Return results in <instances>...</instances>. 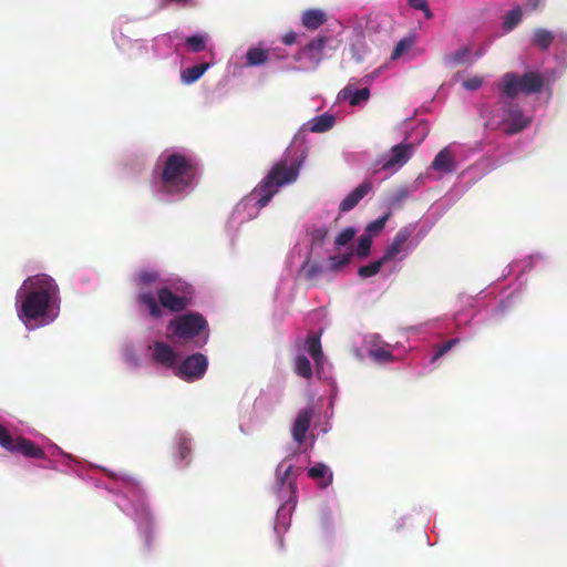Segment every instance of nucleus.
Wrapping results in <instances>:
<instances>
[{"instance_id":"1","label":"nucleus","mask_w":567,"mask_h":567,"mask_svg":"<svg viewBox=\"0 0 567 567\" xmlns=\"http://www.w3.org/2000/svg\"><path fill=\"white\" fill-rule=\"evenodd\" d=\"M60 291L56 282L48 275L29 277L17 295V313L24 323L44 320L59 308Z\"/></svg>"},{"instance_id":"2","label":"nucleus","mask_w":567,"mask_h":567,"mask_svg":"<svg viewBox=\"0 0 567 567\" xmlns=\"http://www.w3.org/2000/svg\"><path fill=\"white\" fill-rule=\"evenodd\" d=\"M198 174V164L192 156L174 152L163 159L159 174L162 192L181 195L190 188Z\"/></svg>"},{"instance_id":"3","label":"nucleus","mask_w":567,"mask_h":567,"mask_svg":"<svg viewBox=\"0 0 567 567\" xmlns=\"http://www.w3.org/2000/svg\"><path fill=\"white\" fill-rule=\"evenodd\" d=\"M300 165V161L296 158L290 159L289 154H286L274 164L268 174L256 185L249 198L256 200L258 208L266 207L281 186L297 181Z\"/></svg>"},{"instance_id":"4","label":"nucleus","mask_w":567,"mask_h":567,"mask_svg":"<svg viewBox=\"0 0 567 567\" xmlns=\"http://www.w3.org/2000/svg\"><path fill=\"white\" fill-rule=\"evenodd\" d=\"M545 79L536 71H529L523 75L515 72H506L497 83V90L503 96L515 99L519 94L530 95L539 93L544 87Z\"/></svg>"},{"instance_id":"5","label":"nucleus","mask_w":567,"mask_h":567,"mask_svg":"<svg viewBox=\"0 0 567 567\" xmlns=\"http://www.w3.org/2000/svg\"><path fill=\"white\" fill-rule=\"evenodd\" d=\"M171 324L174 326L173 333L178 339H194L204 332V337L200 342H197V346L202 347L208 340V323L206 319L198 312L183 315Z\"/></svg>"},{"instance_id":"6","label":"nucleus","mask_w":567,"mask_h":567,"mask_svg":"<svg viewBox=\"0 0 567 567\" xmlns=\"http://www.w3.org/2000/svg\"><path fill=\"white\" fill-rule=\"evenodd\" d=\"M0 446L8 452L19 453L25 457L39 460L45 457L42 447L23 436H17L14 439L3 425H0Z\"/></svg>"},{"instance_id":"7","label":"nucleus","mask_w":567,"mask_h":567,"mask_svg":"<svg viewBox=\"0 0 567 567\" xmlns=\"http://www.w3.org/2000/svg\"><path fill=\"white\" fill-rule=\"evenodd\" d=\"M329 41L330 38L327 35H319L312 39L295 54V60L297 62H305L306 69H318L324 58L323 51Z\"/></svg>"},{"instance_id":"8","label":"nucleus","mask_w":567,"mask_h":567,"mask_svg":"<svg viewBox=\"0 0 567 567\" xmlns=\"http://www.w3.org/2000/svg\"><path fill=\"white\" fill-rule=\"evenodd\" d=\"M207 367V358L202 353H194L179 364L177 375L185 381H194L205 374Z\"/></svg>"},{"instance_id":"9","label":"nucleus","mask_w":567,"mask_h":567,"mask_svg":"<svg viewBox=\"0 0 567 567\" xmlns=\"http://www.w3.org/2000/svg\"><path fill=\"white\" fill-rule=\"evenodd\" d=\"M412 150H413V145L409 144V143L408 144L401 143V144L394 145L391 148L390 154L383 155L379 159L381 169L392 171V169H396V168L403 166L410 159Z\"/></svg>"},{"instance_id":"10","label":"nucleus","mask_w":567,"mask_h":567,"mask_svg":"<svg viewBox=\"0 0 567 567\" xmlns=\"http://www.w3.org/2000/svg\"><path fill=\"white\" fill-rule=\"evenodd\" d=\"M504 132L507 135H513L523 131L530 123V120L523 114V111L516 104L508 103L504 109Z\"/></svg>"},{"instance_id":"11","label":"nucleus","mask_w":567,"mask_h":567,"mask_svg":"<svg viewBox=\"0 0 567 567\" xmlns=\"http://www.w3.org/2000/svg\"><path fill=\"white\" fill-rule=\"evenodd\" d=\"M414 228L405 226L401 228L394 236L392 243L388 246L384 254L382 255V261L385 264L392 260H402L405 244L413 234Z\"/></svg>"},{"instance_id":"12","label":"nucleus","mask_w":567,"mask_h":567,"mask_svg":"<svg viewBox=\"0 0 567 567\" xmlns=\"http://www.w3.org/2000/svg\"><path fill=\"white\" fill-rule=\"evenodd\" d=\"M315 410L312 406L302 409L298 412L297 417L292 424L291 435L292 439L298 443H303L306 434L310 427Z\"/></svg>"},{"instance_id":"13","label":"nucleus","mask_w":567,"mask_h":567,"mask_svg":"<svg viewBox=\"0 0 567 567\" xmlns=\"http://www.w3.org/2000/svg\"><path fill=\"white\" fill-rule=\"evenodd\" d=\"M157 297L161 306L172 312H181L185 310L189 303L186 297L177 296L168 288H161L157 291Z\"/></svg>"},{"instance_id":"14","label":"nucleus","mask_w":567,"mask_h":567,"mask_svg":"<svg viewBox=\"0 0 567 567\" xmlns=\"http://www.w3.org/2000/svg\"><path fill=\"white\" fill-rule=\"evenodd\" d=\"M371 190V183L364 182L355 187L339 205L341 213H347L353 209L359 202Z\"/></svg>"},{"instance_id":"15","label":"nucleus","mask_w":567,"mask_h":567,"mask_svg":"<svg viewBox=\"0 0 567 567\" xmlns=\"http://www.w3.org/2000/svg\"><path fill=\"white\" fill-rule=\"evenodd\" d=\"M305 350L311 355L317 368L323 364V352L320 341V334L311 332L305 341Z\"/></svg>"},{"instance_id":"16","label":"nucleus","mask_w":567,"mask_h":567,"mask_svg":"<svg viewBox=\"0 0 567 567\" xmlns=\"http://www.w3.org/2000/svg\"><path fill=\"white\" fill-rule=\"evenodd\" d=\"M432 168L443 173L455 171V161L453 153L447 148L440 151L432 162Z\"/></svg>"},{"instance_id":"17","label":"nucleus","mask_w":567,"mask_h":567,"mask_svg":"<svg viewBox=\"0 0 567 567\" xmlns=\"http://www.w3.org/2000/svg\"><path fill=\"white\" fill-rule=\"evenodd\" d=\"M327 22V14L320 9H309L302 12L301 23L308 30H317Z\"/></svg>"},{"instance_id":"18","label":"nucleus","mask_w":567,"mask_h":567,"mask_svg":"<svg viewBox=\"0 0 567 567\" xmlns=\"http://www.w3.org/2000/svg\"><path fill=\"white\" fill-rule=\"evenodd\" d=\"M153 358L156 362L169 367L174 364L176 360V353L168 344L157 341L154 343Z\"/></svg>"},{"instance_id":"19","label":"nucleus","mask_w":567,"mask_h":567,"mask_svg":"<svg viewBox=\"0 0 567 567\" xmlns=\"http://www.w3.org/2000/svg\"><path fill=\"white\" fill-rule=\"evenodd\" d=\"M340 96L343 100H348L350 105L357 106L369 100L370 90L368 87H363L355 91L352 85L349 84L340 92Z\"/></svg>"},{"instance_id":"20","label":"nucleus","mask_w":567,"mask_h":567,"mask_svg":"<svg viewBox=\"0 0 567 567\" xmlns=\"http://www.w3.org/2000/svg\"><path fill=\"white\" fill-rule=\"evenodd\" d=\"M209 65V63L204 62L185 69L181 74L182 82L184 84H192L196 82L208 70Z\"/></svg>"},{"instance_id":"21","label":"nucleus","mask_w":567,"mask_h":567,"mask_svg":"<svg viewBox=\"0 0 567 567\" xmlns=\"http://www.w3.org/2000/svg\"><path fill=\"white\" fill-rule=\"evenodd\" d=\"M308 475L309 477L313 478V480H324L320 486L321 487H327L328 485H330L332 483V472L330 471V468L322 464V463H318L316 464L315 466L310 467L308 470Z\"/></svg>"},{"instance_id":"22","label":"nucleus","mask_w":567,"mask_h":567,"mask_svg":"<svg viewBox=\"0 0 567 567\" xmlns=\"http://www.w3.org/2000/svg\"><path fill=\"white\" fill-rule=\"evenodd\" d=\"M554 34L546 29H536L533 33L532 43L536 48L545 51L553 43Z\"/></svg>"},{"instance_id":"23","label":"nucleus","mask_w":567,"mask_h":567,"mask_svg":"<svg viewBox=\"0 0 567 567\" xmlns=\"http://www.w3.org/2000/svg\"><path fill=\"white\" fill-rule=\"evenodd\" d=\"M247 65L256 66L269 60V51L261 48H250L246 53Z\"/></svg>"},{"instance_id":"24","label":"nucleus","mask_w":567,"mask_h":567,"mask_svg":"<svg viewBox=\"0 0 567 567\" xmlns=\"http://www.w3.org/2000/svg\"><path fill=\"white\" fill-rule=\"evenodd\" d=\"M334 125V116L331 114H322L320 116L315 117L311 121V132L322 133L327 132Z\"/></svg>"},{"instance_id":"25","label":"nucleus","mask_w":567,"mask_h":567,"mask_svg":"<svg viewBox=\"0 0 567 567\" xmlns=\"http://www.w3.org/2000/svg\"><path fill=\"white\" fill-rule=\"evenodd\" d=\"M138 300L145 307H147L150 315L153 318H159L162 316L161 307L158 306L154 295L152 292H144L138 296Z\"/></svg>"},{"instance_id":"26","label":"nucleus","mask_w":567,"mask_h":567,"mask_svg":"<svg viewBox=\"0 0 567 567\" xmlns=\"http://www.w3.org/2000/svg\"><path fill=\"white\" fill-rule=\"evenodd\" d=\"M471 51L467 47H463L453 54L445 58V63L450 66L471 63L470 61Z\"/></svg>"},{"instance_id":"27","label":"nucleus","mask_w":567,"mask_h":567,"mask_svg":"<svg viewBox=\"0 0 567 567\" xmlns=\"http://www.w3.org/2000/svg\"><path fill=\"white\" fill-rule=\"evenodd\" d=\"M295 371L299 377L311 379L312 367L309 359L302 354L298 355L295 360Z\"/></svg>"},{"instance_id":"28","label":"nucleus","mask_w":567,"mask_h":567,"mask_svg":"<svg viewBox=\"0 0 567 567\" xmlns=\"http://www.w3.org/2000/svg\"><path fill=\"white\" fill-rule=\"evenodd\" d=\"M385 262L382 261V258L369 264V265H365V266H362L359 268L358 270V275L361 277V278H369V277H372L374 275H377L381 267L384 265Z\"/></svg>"},{"instance_id":"29","label":"nucleus","mask_w":567,"mask_h":567,"mask_svg":"<svg viewBox=\"0 0 567 567\" xmlns=\"http://www.w3.org/2000/svg\"><path fill=\"white\" fill-rule=\"evenodd\" d=\"M369 355L379 363H388L394 360L393 354L384 348H373L369 350Z\"/></svg>"},{"instance_id":"30","label":"nucleus","mask_w":567,"mask_h":567,"mask_svg":"<svg viewBox=\"0 0 567 567\" xmlns=\"http://www.w3.org/2000/svg\"><path fill=\"white\" fill-rule=\"evenodd\" d=\"M186 44L192 52H202L206 48V38L202 34H193L186 39Z\"/></svg>"},{"instance_id":"31","label":"nucleus","mask_w":567,"mask_h":567,"mask_svg":"<svg viewBox=\"0 0 567 567\" xmlns=\"http://www.w3.org/2000/svg\"><path fill=\"white\" fill-rule=\"evenodd\" d=\"M522 19V10L519 7L514 8L511 10L504 20V28L506 30H513L520 21Z\"/></svg>"},{"instance_id":"32","label":"nucleus","mask_w":567,"mask_h":567,"mask_svg":"<svg viewBox=\"0 0 567 567\" xmlns=\"http://www.w3.org/2000/svg\"><path fill=\"white\" fill-rule=\"evenodd\" d=\"M389 217H390V214L388 213L384 216L368 224V226L365 227V231L368 233V235H370L371 237L374 235H378L385 227V224H386Z\"/></svg>"},{"instance_id":"33","label":"nucleus","mask_w":567,"mask_h":567,"mask_svg":"<svg viewBox=\"0 0 567 567\" xmlns=\"http://www.w3.org/2000/svg\"><path fill=\"white\" fill-rule=\"evenodd\" d=\"M372 245V237L370 235H363L360 237L357 246V255L361 258H365L370 254Z\"/></svg>"},{"instance_id":"34","label":"nucleus","mask_w":567,"mask_h":567,"mask_svg":"<svg viewBox=\"0 0 567 567\" xmlns=\"http://www.w3.org/2000/svg\"><path fill=\"white\" fill-rule=\"evenodd\" d=\"M460 339L458 338H453V339H450L447 340L446 342L442 343L440 347H437L431 362H434L436 360H439L440 358H442L445 353H447L453 347H455L456 344L460 343Z\"/></svg>"},{"instance_id":"35","label":"nucleus","mask_w":567,"mask_h":567,"mask_svg":"<svg viewBox=\"0 0 567 567\" xmlns=\"http://www.w3.org/2000/svg\"><path fill=\"white\" fill-rule=\"evenodd\" d=\"M158 279V274L156 271L143 270L140 271L136 276V280L138 285L148 286L155 282Z\"/></svg>"},{"instance_id":"36","label":"nucleus","mask_w":567,"mask_h":567,"mask_svg":"<svg viewBox=\"0 0 567 567\" xmlns=\"http://www.w3.org/2000/svg\"><path fill=\"white\" fill-rule=\"evenodd\" d=\"M411 47H412V40H410L408 38L400 40L391 54V59L395 60V59L400 58Z\"/></svg>"},{"instance_id":"37","label":"nucleus","mask_w":567,"mask_h":567,"mask_svg":"<svg viewBox=\"0 0 567 567\" xmlns=\"http://www.w3.org/2000/svg\"><path fill=\"white\" fill-rule=\"evenodd\" d=\"M355 236V230L352 227H348L343 229L338 237L336 238V245L346 246L349 244Z\"/></svg>"},{"instance_id":"38","label":"nucleus","mask_w":567,"mask_h":567,"mask_svg":"<svg viewBox=\"0 0 567 567\" xmlns=\"http://www.w3.org/2000/svg\"><path fill=\"white\" fill-rule=\"evenodd\" d=\"M352 254H344L343 256H332L331 260V269L339 270L343 266L348 265L351 260Z\"/></svg>"},{"instance_id":"39","label":"nucleus","mask_w":567,"mask_h":567,"mask_svg":"<svg viewBox=\"0 0 567 567\" xmlns=\"http://www.w3.org/2000/svg\"><path fill=\"white\" fill-rule=\"evenodd\" d=\"M328 235L326 227H317L310 231L312 244L321 245Z\"/></svg>"},{"instance_id":"40","label":"nucleus","mask_w":567,"mask_h":567,"mask_svg":"<svg viewBox=\"0 0 567 567\" xmlns=\"http://www.w3.org/2000/svg\"><path fill=\"white\" fill-rule=\"evenodd\" d=\"M409 4L416 10L424 12L426 19L432 18V12L426 0H409Z\"/></svg>"},{"instance_id":"41","label":"nucleus","mask_w":567,"mask_h":567,"mask_svg":"<svg viewBox=\"0 0 567 567\" xmlns=\"http://www.w3.org/2000/svg\"><path fill=\"white\" fill-rule=\"evenodd\" d=\"M293 468L292 464H289L287 467H285V464L281 463L277 468L278 474V482L282 486L285 485L286 481L289 478V475L291 474Z\"/></svg>"},{"instance_id":"42","label":"nucleus","mask_w":567,"mask_h":567,"mask_svg":"<svg viewBox=\"0 0 567 567\" xmlns=\"http://www.w3.org/2000/svg\"><path fill=\"white\" fill-rule=\"evenodd\" d=\"M483 82L484 80L482 76L475 75L471 79L465 80L463 82V86L468 91H476L483 85Z\"/></svg>"},{"instance_id":"43","label":"nucleus","mask_w":567,"mask_h":567,"mask_svg":"<svg viewBox=\"0 0 567 567\" xmlns=\"http://www.w3.org/2000/svg\"><path fill=\"white\" fill-rule=\"evenodd\" d=\"M302 269L306 271L308 279H312L322 272L321 266L318 264L310 265L308 261L303 264Z\"/></svg>"},{"instance_id":"44","label":"nucleus","mask_w":567,"mask_h":567,"mask_svg":"<svg viewBox=\"0 0 567 567\" xmlns=\"http://www.w3.org/2000/svg\"><path fill=\"white\" fill-rule=\"evenodd\" d=\"M177 453H178V456L181 460H186L189 454H190V445H189V442L185 439H182L179 442H178V445H177Z\"/></svg>"},{"instance_id":"45","label":"nucleus","mask_w":567,"mask_h":567,"mask_svg":"<svg viewBox=\"0 0 567 567\" xmlns=\"http://www.w3.org/2000/svg\"><path fill=\"white\" fill-rule=\"evenodd\" d=\"M296 41H297V34L293 31L287 32L282 37V43L286 45H292L293 43H296Z\"/></svg>"},{"instance_id":"46","label":"nucleus","mask_w":567,"mask_h":567,"mask_svg":"<svg viewBox=\"0 0 567 567\" xmlns=\"http://www.w3.org/2000/svg\"><path fill=\"white\" fill-rule=\"evenodd\" d=\"M539 1H540V0H528L527 6H528L532 10H535V9H537Z\"/></svg>"}]
</instances>
